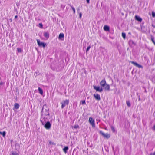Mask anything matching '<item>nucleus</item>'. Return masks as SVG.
Segmentation results:
<instances>
[{"label": "nucleus", "instance_id": "de8ad7c7", "mask_svg": "<svg viewBox=\"0 0 155 155\" xmlns=\"http://www.w3.org/2000/svg\"><path fill=\"white\" fill-rule=\"evenodd\" d=\"M154 129H155V125H154Z\"/></svg>", "mask_w": 155, "mask_h": 155}, {"label": "nucleus", "instance_id": "72a5a7b5", "mask_svg": "<svg viewBox=\"0 0 155 155\" xmlns=\"http://www.w3.org/2000/svg\"><path fill=\"white\" fill-rule=\"evenodd\" d=\"M0 84L1 85H4V83L1 81Z\"/></svg>", "mask_w": 155, "mask_h": 155}, {"label": "nucleus", "instance_id": "f704fd0d", "mask_svg": "<svg viewBox=\"0 0 155 155\" xmlns=\"http://www.w3.org/2000/svg\"><path fill=\"white\" fill-rule=\"evenodd\" d=\"M77 10L78 12L79 13L80 11V8H78L77 9Z\"/></svg>", "mask_w": 155, "mask_h": 155}, {"label": "nucleus", "instance_id": "6e6552de", "mask_svg": "<svg viewBox=\"0 0 155 155\" xmlns=\"http://www.w3.org/2000/svg\"><path fill=\"white\" fill-rule=\"evenodd\" d=\"M131 63L132 64H134V65L137 67L138 68H143V67L142 65L139 64L137 63V62H136L134 61H131Z\"/></svg>", "mask_w": 155, "mask_h": 155}, {"label": "nucleus", "instance_id": "0eeeda50", "mask_svg": "<svg viewBox=\"0 0 155 155\" xmlns=\"http://www.w3.org/2000/svg\"><path fill=\"white\" fill-rule=\"evenodd\" d=\"M94 88L95 89L96 91L99 92H101L103 91V88L102 87H100L99 86H94Z\"/></svg>", "mask_w": 155, "mask_h": 155}, {"label": "nucleus", "instance_id": "a18cd8bd", "mask_svg": "<svg viewBox=\"0 0 155 155\" xmlns=\"http://www.w3.org/2000/svg\"><path fill=\"white\" fill-rule=\"evenodd\" d=\"M138 100L139 101H140V97H139Z\"/></svg>", "mask_w": 155, "mask_h": 155}, {"label": "nucleus", "instance_id": "4468645a", "mask_svg": "<svg viewBox=\"0 0 155 155\" xmlns=\"http://www.w3.org/2000/svg\"><path fill=\"white\" fill-rule=\"evenodd\" d=\"M104 29L106 31H109L110 30L109 27L107 25H104Z\"/></svg>", "mask_w": 155, "mask_h": 155}, {"label": "nucleus", "instance_id": "412c9836", "mask_svg": "<svg viewBox=\"0 0 155 155\" xmlns=\"http://www.w3.org/2000/svg\"><path fill=\"white\" fill-rule=\"evenodd\" d=\"M12 155H19L15 151H12Z\"/></svg>", "mask_w": 155, "mask_h": 155}, {"label": "nucleus", "instance_id": "9d476101", "mask_svg": "<svg viewBox=\"0 0 155 155\" xmlns=\"http://www.w3.org/2000/svg\"><path fill=\"white\" fill-rule=\"evenodd\" d=\"M100 84L101 87H104L105 85L106 84V82L105 79H104L102 80L100 82Z\"/></svg>", "mask_w": 155, "mask_h": 155}, {"label": "nucleus", "instance_id": "cd10ccee", "mask_svg": "<svg viewBox=\"0 0 155 155\" xmlns=\"http://www.w3.org/2000/svg\"><path fill=\"white\" fill-rule=\"evenodd\" d=\"M90 48H91L90 46H89L87 47V49H86V52H87L89 50Z\"/></svg>", "mask_w": 155, "mask_h": 155}, {"label": "nucleus", "instance_id": "7ed1b4c3", "mask_svg": "<svg viewBox=\"0 0 155 155\" xmlns=\"http://www.w3.org/2000/svg\"><path fill=\"white\" fill-rule=\"evenodd\" d=\"M100 133L101 134L103 135L104 138L107 139L109 138L110 136V134L108 133H104L102 131H100Z\"/></svg>", "mask_w": 155, "mask_h": 155}, {"label": "nucleus", "instance_id": "c03bdc74", "mask_svg": "<svg viewBox=\"0 0 155 155\" xmlns=\"http://www.w3.org/2000/svg\"><path fill=\"white\" fill-rule=\"evenodd\" d=\"M12 141H13L12 140H11V141H10L11 143L12 142Z\"/></svg>", "mask_w": 155, "mask_h": 155}, {"label": "nucleus", "instance_id": "bb28decb", "mask_svg": "<svg viewBox=\"0 0 155 155\" xmlns=\"http://www.w3.org/2000/svg\"><path fill=\"white\" fill-rule=\"evenodd\" d=\"M6 134V132L5 131H4L2 132V135L3 136V137H4L5 136Z\"/></svg>", "mask_w": 155, "mask_h": 155}, {"label": "nucleus", "instance_id": "1a4fd4ad", "mask_svg": "<svg viewBox=\"0 0 155 155\" xmlns=\"http://www.w3.org/2000/svg\"><path fill=\"white\" fill-rule=\"evenodd\" d=\"M37 41L38 44L39 46H42L44 47L45 46V44L44 42H40L39 40L37 39Z\"/></svg>", "mask_w": 155, "mask_h": 155}, {"label": "nucleus", "instance_id": "5701e85b", "mask_svg": "<svg viewBox=\"0 0 155 155\" xmlns=\"http://www.w3.org/2000/svg\"><path fill=\"white\" fill-rule=\"evenodd\" d=\"M122 36L124 38H125L126 37V34L125 33L122 32Z\"/></svg>", "mask_w": 155, "mask_h": 155}, {"label": "nucleus", "instance_id": "f03ea898", "mask_svg": "<svg viewBox=\"0 0 155 155\" xmlns=\"http://www.w3.org/2000/svg\"><path fill=\"white\" fill-rule=\"evenodd\" d=\"M41 123L42 125H44V127L46 129H49L51 127V124L49 121H44L42 120H41Z\"/></svg>", "mask_w": 155, "mask_h": 155}, {"label": "nucleus", "instance_id": "423d86ee", "mask_svg": "<svg viewBox=\"0 0 155 155\" xmlns=\"http://www.w3.org/2000/svg\"><path fill=\"white\" fill-rule=\"evenodd\" d=\"M49 116H46L45 115L44 116L43 114H41V118L40 119V121L41 122V120H42L43 121H46L48 120V118Z\"/></svg>", "mask_w": 155, "mask_h": 155}, {"label": "nucleus", "instance_id": "4be33fe9", "mask_svg": "<svg viewBox=\"0 0 155 155\" xmlns=\"http://www.w3.org/2000/svg\"><path fill=\"white\" fill-rule=\"evenodd\" d=\"M126 104L128 106L130 107V101H127Z\"/></svg>", "mask_w": 155, "mask_h": 155}, {"label": "nucleus", "instance_id": "a878e982", "mask_svg": "<svg viewBox=\"0 0 155 155\" xmlns=\"http://www.w3.org/2000/svg\"><path fill=\"white\" fill-rule=\"evenodd\" d=\"M17 51H18V52H21V51H22V49H21V48H17Z\"/></svg>", "mask_w": 155, "mask_h": 155}, {"label": "nucleus", "instance_id": "4c0bfd02", "mask_svg": "<svg viewBox=\"0 0 155 155\" xmlns=\"http://www.w3.org/2000/svg\"><path fill=\"white\" fill-rule=\"evenodd\" d=\"M20 5L19 3H17L16 5L17 6H18Z\"/></svg>", "mask_w": 155, "mask_h": 155}, {"label": "nucleus", "instance_id": "9b49d317", "mask_svg": "<svg viewBox=\"0 0 155 155\" xmlns=\"http://www.w3.org/2000/svg\"><path fill=\"white\" fill-rule=\"evenodd\" d=\"M94 98L96 100H97L98 101H99L101 100V98H100V96L98 94H94Z\"/></svg>", "mask_w": 155, "mask_h": 155}, {"label": "nucleus", "instance_id": "f257e3e1", "mask_svg": "<svg viewBox=\"0 0 155 155\" xmlns=\"http://www.w3.org/2000/svg\"><path fill=\"white\" fill-rule=\"evenodd\" d=\"M49 110V109L47 105L46 104L44 105L41 110L42 113H43V115H45L47 117L49 116V114L48 112Z\"/></svg>", "mask_w": 155, "mask_h": 155}, {"label": "nucleus", "instance_id": "ea45409f", "mask_svg": "<svg viewBox=\"0 0 155 155\" xmlns=\"http://www.w3.org/2000/svg\"><path fill=\"white\" fill-rule=\"evenodd\" d=\"M86 1L87 2V3H89V1H90V0H86Z\"/></svg>", "mask_w": 155, "mask_h": 155}, {"label": "nucleus", "instance_id": "7c9ffc66", "mask_svg": "<svg viewBox=\"0 0 155 155\" xmlns=\"http://www.w3.org/2000/svg\"><path fill=\"white\" fill-rule=\"evenodd\" d=\"M152 16L153 17H154L155 16V13L153 12H152Z\"/></svg>", "mask_w": 155, "mask_h": 155}, {"label": "nucleus", "instance_id": "58836bf2", "mask_svg": "<svg viewBox=\"0 0 155 155\" xmlns=\"http://www.w3.org/2000/svg\"><path fill=\"white\" fill-rule=\"evenodd\" d=\"M14 11H15V12H17V9L16 8H14Z\"/></svg>", "mask_w": 155, "mask_h": 155}, {"label": "nucleus", "instance_id": "a211bd4d", "mask_svg": "<svg viewBox=\"0 0 155 155\" xmlns=\"http://www.w3.org/2000/svg\"><path fill=\"white\" fill-rule=\"evenodd\" d=\"M44 36L45 37L48 38L49 37V34L48 32H45L44 33Z\"/></svg>", "mask_w": 155, "mask_h": 155}, {"label": "nucleus", "instance_id": "6ab92c4d", "mask_svg": "<svg viewBox=\"0 0 155 155\" xmlns=\"http://www.w3.org/2000/svg\"><path fill=\"white\" fill-rule=\"evenodd\" d=\"M38 90L39 91V93L41 94H42L43 93V91L42 89L40 87H39L38 88Z\"/></svg>", "mask_w": 155, "mask_h": 155}, {"label": "nucleus", "instance_id": "aec40b11", "mask_svg": "<svg viewBox=\"0 0 155 155\" xmlns=\"http://www.w3.org/2000/svg\"><path fill=\"white\" fill-rule=\"evenodd\" d=\"M70 6L71 7V8L72 9L73 11V13H75V8L73 7L71 5H70Z\"/></svg>", "mask_w": 155, "mask_h": 155}, {"label": "nucleus", "instance_id": "473e14b6", "mask_svg": "<svg viewBox=\"0 0 155 155\" xmlns=\"http://www.w3.org/2000/svg\"><path fill=\"white\" fill-rule=\"evenodd\" d=\"M79 18H81L82 16V13L81 12H80L79 13Z\"/></svg>", "mask_w": 155, "mask_h": 155}, {"label": "nucleus", "instance_id": "20e7f679", "mask_svg": "<svg viewBox=\"0 0 155 155\" xmlns=\"http://www.w3.org/2000/svg\"><path fill=\"white\" fill-rule=\"evenodd\" d=\"M89 122L91 124V125L92 127L93 128L95 127V124L94 120L91 117H90L89 119Z\"/></svg>", "mask_w": 155, "mask_h": 155}, {"label": "nucleus", "instance_id": "2f4dec72", "mask_svg": "<svg viewBox=\"0 0 155 155\" xmlns=\"http://www.w3.org/2000/svg\"><path fill=\"white\" fill-rule=\"evenodd\" d=\"M74 128H78L79 127V126L78 125H75L74 126Z\"/></svg>", "mask_w": 155, "mask_h": 155}, {"label": "nucleus", "instance_id": "c756f323", "mask_svg": "<svg viewBox=\"0 0 155 155\" xmlns=\"http://www.w3.org/2000/svg\"><path fill=\"white\" fill-rule=\"evenodd\" d=\"M39 25L40 28H42L43 25L41 23H39Z\"/></svg>", "mask_w": 155, "mask_h": 155}, {"label": "nucleus", "instance_id": "f8f14e48", "mask_svg": "<svg viewBox=\"0 0 155 155\" xmlns=\"http://www.w3.org/2000/svg\"><path fill=\"white\" fill-rule=\"evenodd\" d=\"M135 19L136 20L140 22H141L142 20V18H141L140 17L137 15H136L135 16Z\"/></svg>", "mask_w": 155, "mask_h": 155}, {"label": "nucleus", "instance_id": "79ce46f5", "mask_svg": "<svg viewBox=\"0 0 155 155\" xmlns=\"http://www.w3.org/2000/svg\"><path fill=\"white\" fill-rule=\"evenodd\" d=\"M17 17H18L17 15H16L15 17V18H17Z\"/></svg>", "mask_w": 155, "mask_h": 155}, {"label": "nucleus", "instance_id": "ddd939ff", "mask_svg": "<svg viewBox=\"0 0 155 155\" xmlns=\"http://www.w3.org/2000/svg\"><path fill=\"white\" fill-rule=\"evenodd\" d=\"M64 34L62 33H60L58 36L59 39L61 40H63L64 39Z\"/></svg>", "mask_w": 155, "mask_h": 155}, {"label": "nucleus", "instance_id": "49530a36", "mask_svg": "<svg viewBox=\"0 0 155 155\" xmlns=\"http://www.w3.org/2000/svg\"><path fill=\"white\" fill-rule=\"evenodd\" d=\"M2 132H1V131H0V134H2Z\"/></svg>", "mask_w": 155, "mask_h": 155}, {"label": "nucleus", "instance_id": "c9c22d12", "mask_svg": "<svg viewBox=\"0 0 155 155\" xmlns=\"http://www.w3.org/2000/svg\"><path fill=\"white\" fill-rule=\"evenodd\" d=\"M129 43H133V44L134 43V42H133V41H129Z\"/></svg>", "mask_w": 155, "mask_h": 155}, {"label": "nucleus", "instance_id": "37998d69", "mask_svg": "<svg viewBox=\"0 0 155 155\" xmlns=\"http://www.w3.org/2000/svg\"><path fill=\"white\" fill-rule=\"evenodd\" d=\"M152 26L154 28H155V26L154 25H152Z\"/></svg>", "mask_w": 155, "mask_h": 155}, {"label": "nucleus", "instance_id": "dca6fc26", "mask_svg": "<svg viewBox=\"0 0 155 155\" xmlns=\"http://www.w3.org/2000/svg\"><path fill=\"white\" fill-rule=\"evenodd\" d=\"M68 149V146H66L64 147V148L63 149V150L64 152L66 153L67 152V150Z\"/></svg>", "mask_w": 155, "mask_h": 155}, {"label": "nucleus", "instance_id": "39448f33", "mask_svg": "<svg viewBox=\"0 0 155 155\" xmlns=\"http://www.w3.org/2000/svg\"><path fill=\"white\" fill-rule=\"evenodd\" d=\"M69 103V100H66L64 101L63 102H62L61 108H63L66 105L68 104Z\"/></svg>", "mask_w": 155, "mask_h": 155}, {"label": "nucleus", "instance_id": "f3484780", "mask_svg": "<svg viewBox=\"0 0 155 155\" xmlns=\"http://www.w3.org/2000/svg\"><path fill=\"white\" fill-rule=\"evenodd\" d=\"M19 107V104L17 103H15L14 105V108L16 109H18Z\"/></svg>", "mask_w": 155, "mask_h": 155}, {"label": "nucleus", "instance_id": "393cba45", "mask_svg": "<svg viewBox=\"0 0 155 155\" xmlns=\"http://www.w3.org/2000/svg\"><path fill=\"white\" fill-rule=\"evenodd\" d=\"M111 128L112 130L113 131V132H114V131H115V129L114 127L113 126H111Z\"/></svg>", "mask_w": 155, "mask_h": 155}, {"label": "nucleus", "instance_id": "c85d7f7f", "mask_svg": "<svg viewBox=\"0 0 155 155\" xmlns=\"http://www.w3.org/2000/svg\"><path fill=\"white\" fill-rule=\"evenodd\" d=\"M81 104L82 105L85 104V100H83L81 101Z\"/></svg>", "mask_w": 155, "mask_h": 155}, {"label": "nucleus", "instance_id": "e433bc0d", "mask_svg": "<svg viewBox=\"0 0 155 155\" xmlns=\"http://www.w3.org/2000/svg\"><path fill=\"white\" fill-rule=\"evenodd\" d=\"M153 82L154 84H155V79H154L153 80Z\"/></svg>", "mask_w": 155, "mask_h": 155}, {"label": "nucleus", "instance_id": "2eb2a0df", "mask_svg": "<svg viewBox=\"0 0 155 155\" xmlns=\"http://www.w3.org/2000/svg\"><path fill=\"white\" fill-rule=\"evenodd\" d=\"M104 87L106 90L107 91H109L110 90V86L108 84H106L105 85V87Z\"/></svg>", "mask_w": 155, "mask_h": 155}, {"label": "nucleus", "instance_id": "09e8293b", "mask_svg": "<svg viewBox=\"0 0 155 155\" xmlns=\"http://www.w3.org/2000/svg\"><path fill=\"white\" fill-rule=\"evenodd\" d=\"M18 144L17 143H16L15 144V146H16V144Z\"/></svg>", "mask_w": 155, "mask_h": 155}, {"label": "nucleus", "instance_id": "b1692460", "mask_svg": "<svg viewBox=\"0 0 155 155\" xmlns=\"http://www.w3.org/2000/svg\"><path fill=\"white\" fill-rule=\"evenodd\" d=\"M151 40L154 43V44L155 45V41L154 40V38L153 37H151Z\"/></svg>", "mask_w": 155, "mask_h": 155}, {"label": "nucleus", "instance_id": "a19ab883", "mask_svg": "<svg viewBox=\"0 0 155 155\" xmlns=\"http://www.w3.org/2000/svg\"><path fill=\"white\" fill-rule=\"evenodd\" d=\"M150 155H155V153H151Z\"/></svg>", "mask_w": 155, "mask_h": 155}]
</instances>
